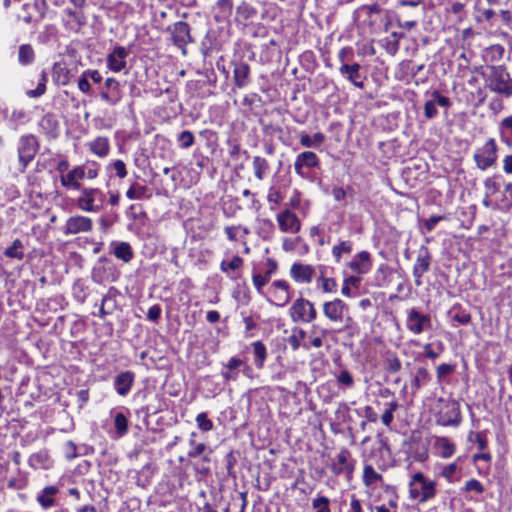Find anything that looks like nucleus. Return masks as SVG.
<instances>
[{"label":"nucleus","instance_id":"de8ad7c7","mask_svg":"<svg viewBox=\"0 0 512 512\" xmlns=\"http://www.w3.org/2000/svg\"><path fill=\"white\" fill-rule=\"evenodd\" d=\"M115 307V300L111 295H105L102 298L101 306L99 309V317L105 318L106 315L111 314Z\"/></svg>","mask_w":512,"mask_h":512},{"label":"nucleus","instance_id":"1a4fd4ad","mask_svg":"<svg viewBox=\"0 0 512 512\" xmlns=\"http://www.w3.org/2000/svg\"><path fill=\"white\" fill-rule=\"evenodd\" d=\"M39 144L37 138L34 135L21 136L18 142V158L22 166V171L28 166V164L34 159Z\"/></svg>","mask_w":512,"mask_h":512},{"label":"nucleus","instance_id":"09e8293b","mask_svg":"<svg viewBox=\"0 0 512 512\" xmlns=\"http://www.w3.org/2000/svg\"><path fill=\"white\" fill-rule=\"evenodd\" d=\"M430 380L429 372L424 367H419L412 381V386L418 390L423 384Z\"/></svg>","mask_w":512,"mask_h":512},{"label":"nucleus","instance_id":"5701e85b","mask_svg":"<svg viewBox=\"0 0 512 512\" xmlns=\"http://www.w3.org/2000/svg\"><path fill=\"white\" fill-rule=\"evenodd\" d=\"M135 381V375L131 371H123L119 373L114 379V388L118 395L126 396Z\"/></svg>","mask_w":512,"mask_h":512},{"label":"nucleus","instance_id":"6e6552de","mask_svg":"<svg viewBox=\"0 0 512 512\" xmlns=\"http://www.w3.org/2000/svg\"><path fill=\"white\" fill-rule=\"evenodd\" d=\"M322 308L324 316L333 323H342L344 320L347 323L352 321L351 317H346L349 312L348 305L339 298L324 302Z\"/></svg>","mask_w":512,"mask_h":512},{"label":"nucleus","instance_id":"aec40b11","mask_svg":"<svg viewBox=\"0 0 512 512\" xmlns=\"http://www.w3.org/2000/svg\"><path fill=\"white\" fill-rule=\"evenodd\" d=\"M171 35L174 44L185 54V46L192 41L189 25L183 21L176 22L171 30Z\"/></svg>","mask_w":512,"mask_h":512},{"label":"nucleus","instance_id":"0eeeda50","mask_svg":"<svg viewBox=\"0 0 512 512\" xmlns=\"http://www.w3.org/2000/svg\"><path fill=\"white\" fill-rule=\"evenodd\" d=\"M406 328L413 335H420L421 333L431 329L432 321L428 314H423L416 308H410L406 311Z\"/></svg>","mask_w":512,"mask_h":512},{"label":"nucleus","instance_id":"7c9ffc66","mask_svg":"<svg viewBox=\"0 0 512 512\" xmlns=\"http://www.w3.org/2000/svg\"><path fill=\"white\" fill-rule=\"evenodd\" d=\"M250 68L246 63L237 64L234 68V82L238 88H243L248 84Z\"/></svg>","mask_w":512,"mask_h":512},{"label":"nucleus","instance_id":"bb28decb","mask_svg":"<svg viewBox=\"0 0 512 512\" xmlns=\"http://www.w3.org/2000/svg\"><path fill=\"white\" fill-rule=\"evenodd\" d=\"M89 150L100 158H105L110 152V141L107 137L99 136L88 144Z\"/></svg>","mask_w":512,"mask_h":512},{"label":"nucleus","instance_id":"4468645a","mask_svg":"<svg viewBox=\"0 0 512 512\" xmlns=\"http://www.w3.org/2000/svg\"><path fill=\"white\" fill-rule=\"evenodd\" d=\"M92 229L93 221L91 218L83 215H73L65 221L63 233L65 235H75L90 232Z\"/></svg>","mask_w":512,"mask_h":512},{"label":"nucleus","instance_id":"6ab92c4d","mask_svg":"<svg viewBox=\"0 0 512 512\" xmlns=\"http://www.w3.org/2000/svg\"><path fill=\"white\" fill-rule=\"evenodd\" d=\"M129 55L127 48L123 46H115L112 51L107 55L106 64L109 70L114 73L121 72L126 68V58Z\"/></svg>","mask_w":512,"mask_h":512},{"label":"nucleus","instance_id":"72a5a7b5","mask_svg":"<svg viewBox=\"0 0 512 512\" xmlns=\"http://www.w3.org/2000/svg\"><path fill=\"white\" fill-rule=\"evenodd\" d=\"M254 363L255 366L261 369L264 366V362L267 358V348L261 341H255L252 343Z\"/></svg>","mask_w":512,"mask_h":512},{"label":"nucleus","instance_id":"39448f33","mask_svg":"<svg viewBox=\"0 0 512 512\" xmlns=\"http://www.w3.org/2000/svg\"><path fill=\"white\" fill-rule=\"evenodd\" d=\"M289 316L294 323H311L317 317V311L312 302L305 298L296 299L289 308Z\"/></svg>","mask_w":512,"mask_h":512},{"label":"nucleus","instance_id":"052dcab7","mask_svg":"<svg viewBox=\"0 0 512 512\" xmlns=\"http://www.w3.org/2000/svg\"><path fill=\"white\" fill-rule=\"evenodd\" d=\"M401 366H402L401 361L396 356V354L393 353V354L388 355V357L386 359V369L388 372L396 373V372L400 371Z\"/></svg>","mask_w":512,"mask_h":512},{"label":"nucleus","instance_id":"ea45409f","mask_svg":"<svg viewBox=\"0 0 512 512\" xmlns=\"http://www.w3.org/2000/svg\"><path fill=\"white\" fill-rule=\"evenodd\" d=\"M35 54L30 44H22L18 50V61L21 65H29L34 61Z\"/></svg>","mask_w":512,"mask_h":512},{"label":"nucleus","instance_id":"c756f323","mask_svg":"<svg viewBox=\"0 0 512 512\" xmlns=\"http://www.w3.org/2000/svg\"><path fill=\"white\" fill-rule=\"evenodd\" d=\"M361 285V278L358 276H349L344 278L341 293L345 297L352 298L356 296L355 291L359 289Z\"/></svg>","mask_w":512,"mask_h":512},{"label":"nucleus","instance_id":"a18cd8bd","mask_svg":"<svg viewBox=\"0 0 512 512\" xmlns=\"http://www.w3.org/2000/svg\"><path fill=\"white\" fill-rule=\"evenodd\" d=\"M65 14L68 17L66 20V24L71 29H79L80 26L83 24V15L79 12L73 11L71 9H66Z\"/></svg>","mask_w":512,"mask_h":512},{"label":"nucleus","instance_id":"dca6fc26","mask_svg":"<svg viewBox=\"0 0 512 512\" xmlns=\"http://www.w3.org/2000/svg\"><path fill=\"white\" fill-rule=\"evenodd\" d=\"M437 106L449 108L451 101L448 97L441 95L438 90L430 93V98L424 103V116L426 119L431 120L438 115Z\"/></svg>","mask_w":512,"mask_h":512},{"label":"nucleus","instance_id":"423d86ee","mask_svg":"<svg viewBox=\"0 0 512 512\" xmlns=\"http://www.w3.org/2000/svg\"><path fill=\"white\" fill-rule=\"evenodd\" d=\"M473 159L478 169L484 171L495 165L497 161V145L494 138H489L486 143L478 148Z\"/></svg>","mask_w":512,"mask_h":512},{"label":"nucleus","instance_id":"4d7b16f0","mask_svg":"<svg viewBox=\"0 0 512 512\" xmlns=\"http://www.w3.org/2000/svg\"><path fill=\"white\" fill-rule=\"evenodd\" d=\"M196 424L198 428L204 432L210 431L213 428V422L208 418L205 412L199 413L196 416Z\"/></svg>","mask_w":512,"mask_h":512},{"label":"nucleus","instance_id":"2f4dec72","mask_svg":"<svg viewBox=\"0 0 512 512\" xmlns=\"http://www.w3.org/2000/svg\"><path fill=\"white\" fill-rule=\"evenodd\" d=\"M252 167L255 177L259 181H262L268 175L270 169L268 161L260 156L253 157Z\"/></svg>","mask_w":512,"mask_h":512},{"label":"nucleus","instance_id":"c03bdc74","mask_svg":"<svg viewBox=\"0 0 512 512\" xmlns=\"http://www.w3.org/2000/svg\"><path fill=\"white\" fill-rule=\"evenodd\" d=\"M382 480L381 474L375 471L371 465H365L363 469V482L366 486H372Z\"/></svg>","mask_w":512,"mask_h":512},{"label":"nucleus","instance_id":"ddd939ff","mask_svg":"<svg viewBox=\"0 0 512 512\" xmlns=\"http://www.w3.org/2000/svg\"><path fill=\"white\" fill-rule=\"evenodd\" d=\"M330 468L333 474L337 476L345 475L350 478L354 471V461L351 460V453L346 448H342L334 457Z\"/></svg>","mask_w":512,"mask_h":512},{"label":"nucleus","instance_id":"a878e982","mask_svg":"<svg viewBox=\"0 0 512 512\" xmlns=\"http://www.w3.org/2000/svg\"><path fill=\"white\" fill-rule=\"evenodd\" d=\"M28 464L31 468L48 470L52 467L53 461L46 450H40L30 455Z\"/></svg>","mask_w":512,"mask_h":512},{"label":"nucleus","instance_id":"37998d69","mask_svg":"<svg viewBox=\"0 0 512 512\" xmlns=\"http://www.w3.org/2000/svg\"><path fill=\"white\" fill-rule=\"evenodd\" d=\"M147 187L141 185L139 183H133L129 189L126 191V197L130 200H141L143 198H148L146 195Z\"/></svg>","mask_w":512,"mask_h":512},{"label":"nucleus","instance_id":"864d4df0","mask_svg":"<svg viewBox=\"0 0 512 512\" xmlns=\"http://www.w3.org/2000/svg\"><path fill=\"white\" fill-rule=\"evenodd\" d=\"M318 285L321 287L322 291L325 293H334L337 288V283L335 279L328 278L321 275L318 278Z\"/></svg>","mask_w":512,"mask_h":512},{"label":"nucleus","instance_id":"a211bd4d","mask_svg":"<svg viewBox=\"0 0 512 512\" xmlns=\"http://www.w3.org/2000/svg\"><path fill=\"white\" fill-rule=\"evenodd\" d=\"M431 265V254L426 247L419 250L415 263L413 265V276L415 285H422V276L429 271Z\"/></svg>","mask_w":512,"mask_h":512},{"label":"nucleus","instance_id":"0e129e2a","mask_svg":"<svg viewBox=\"0 0 512 512\" xmlns=\"http://www.w3.org/2000/svg\"><path fill=\"white\" fill-rule=\"evenodd\" d=\"M255 12V9L246 3H241L236 8L237 15H239L243 20L249 19L255 14Z\"/></svg>","mask_w":512,"mask_h":512},{"label":"nucleus","instance_id":"473e14b6","mask_svg":"<svg viewBox=\"0 0 512 512\" xmlns=\"http://www.w3.org/2000/svg\"><path fill=\"white\" fill-rule=\"evenodd\" d=\"M58 489L54 486L45 487L37 496V501L44 508H49L54 505V495L57 494Z\"/></svg>","mask_w":512,"mask_h":512},{"label":"nucleus","instance_id":"69168bd1","mask_svg":"<svg viewBox=\"0 0 512 512\" xmlns=\"http://www.w3.org/2000/svg\"><path fill=\"white\" fill-rule=\"evenodd\" d=\"M305 336H306V333L302 329H300L298 331V334H293V335L289 336L288 343L291 346L293 351H296L300 348L301 340L304 339Z\"/></svg>","mask_w":512,"mask_h":512},{"label":"nucleus","instance_id":"603ef678","mask_svg":"<svg viewBox=\"0 0 512 512\" xmlns=\"http://www.w3.org/2000/svg\"><path fill=\"white\" fill-rule=\"evenodd\" d=\"M312 507L315 512H331L330 500L325 496H318L313 499Z\"/></svg>","mask_w":512,"mask_h":512},{"label":"nucleus","instance_id":"f3484780","mask_svg":"<svg viewBox=\"0 0 512 512\" xmlns=\"http://www.w3.org/2000/svg\"><path fill=\"white\" fill-rule=\"evenodd\" d=\"M277 270V262L272 258H267L263 273H253L252 282L259 294H264V286L270 281L271 277L277 273Z\"/></svg>","mask_w":512,"mask_h":512},{"label":"nucleus","instance_id":"2eb2a0df","mask_svg":"<svg viewBox=\"0 0 512 512\" xmlns=\"http://www.w3.org/2000/svg\"><path fill=\"white\" fill-rule=\"evenodd\" d=\"M279 230L283 233L296 234L301 230V221L290 209H284L276 214Z\"/></svg>","mask_w":512,"mask_h":512},{"label":"nucleus","instance_id":"f257e3e1","mask_svg":"<svg viewBox=\"0 0 512 512\" xmlns=\"http://www.w3.org/2000/svg\"><path fill=\"white\" fill-rule=\"evenodd\" d=\"M98 174L99 164L93 161L89 164L75 166L67 173L61 174L59 180L67 190H79L82 188L81 181L83 179L93 180L98 177Z\"/></svg>","mask_w":512,"mask_h":512},{"label":"nucleus","instance_id":"393cba45","mask_svg":"<svg viewBox=\"0 0 512 512\" xmlns=\"http://www.w3.org/2000/svg\"><path fill=\"white\" fill-rule=\"evenodd\" d=\"M339 72L341 75L346 77L348 81H350L354 86L358 88H363L364 83L363 81H360V64L354 63L352 65H349L347 63H343L340 68Z\"/></svg>","mask_w":512,"mask_h":512},{"label":"nucleus","instance_id":"4c0bfd02","mask_svg":"<svg viewBox=\"0 0 512 512\" xmlns=\"http://www.w3.org/2000/svg\"><path fill=\"white\" fill-rule=\"evenodd\" d=\"M353 249V244L349 240H342L337 245L332 248V255L334 257V261L339 263L344 254H350Z\"/></svg>","mask_w":512,"mask_h":512},{"label":"nucleus","instance_id":"49530a36","mask_svg":"<svg viewBox=\"0 0 512 512\" xmlns=\"http://www.w3.org/2000/svg\"><path fill=\"white\" fill-rule=\"evenodd\" d=\"M114 426L118 437L124 436L128 431V420L123 413H116L114 417Z\"/></svg>","mask_w":512,"mask_h":512},{"label":"nucleus","instance_id":"6e6d98bb","mask_svg":"<svg viewBox=\"0 0 512 512\" xmlns=\"http://www.w3.org/2000/svg\"><path fill=\"white\" fill-rule=\"evenodd\" d=\"M468 439L477 444L479 451H484L487 448V438L482 432H470Z\"/></svg>","mask_w":512,"mask_h":512},{"label":"nucleus","instance_id":"bf43d9fd","mask_svg":"<svg viewBox=\"0 0 512 512\" xmlns=\"http://www.w3.org/2000/svg\"><path fill=\"white\" fill-rule=\"evenodd\" d=\"M53 77L55 81L61 83L62 85H65L68 82L67 71L61 64L54 65Z\"/></svg>","mask_w":512,"mask_h":512},{"label":"nucleus","instance_id":"13d9d810","mask_svg":"<svg viewBox=\"0 0 512 512\" xmlns=\"http://www.w3.org/2000/svg\"><path fill=\"white\" fill-rule=\"evenodd\" d=\"M337 382L341 385H343L346 388H351L354 385V379L351 373L343 369L339 372V374L336 376Z\"/></svg>","mask_w":512,"mask_h":512},{"label":"nucleus","instance_id":"338daca9","mask_svg":"<svg viewBox=\"0 0 512 512\" xmlns=\"http://www.w3.org/2000/svg\"><path fill=\"white\" fill-rule=\"evenodd\" d=\"M100 97L103 101H105L106 103L110 104V105H115L117 104L120 99H121V95L120 93H116V92H101L100 94Z\"/></svg>","mask_w":512,"mask_h":512},{"label":"nucleus","instance_id":"774afa93","mask_svg":"<svg viewBox=\"0 0 512 512\" xmlns=\"http://www.w3.org/2000/svg\"><path fill=\"white\" fill-rule=\"evenodd\" d=\"M388 493H389V497H388V500H387V507L389 509H393V512H397V509H398V494L396 493L395 489L393 488H389L388 489Z\"/></svg>","mask_w":512,"mask_h":512},{"label":"nucleus","instance_id":"5fc2aeb1","mask_svg":"<svg viewBox=\"0 0 512 512\" xmlns=\"http://www.w3.org/2000/svg\"><path fill=\"white\" fill-rule=\"evenodd\" d=\"M423 347L425 357L431 360L438 358L444 349L443 344L441 342H438L437 344V351L434 349V345L432 343H426Z\"/></svg>","mask_w":512,"mask_h":512},{"label":"nucleus","instance_id":"c85d7f7f","mask_svg":"<svg viewBox=\"0 0 512 512\" xmlns=\"http://www.w3.org/2000/svg\"><path fill=\"white\" fill-rule=\"evenodd\" d=\"M325 135L321 132L314 133L312 136L307 133H300L299 141L302 147L318 148L325 142Z\"/></svg>","mask_w":512,"mask_h":512},{"label":"nucleus","instance_id":"3c124183","mask_svg":"<svg viewBox=\"0 0 512 512\" xmlns=\"http://www.w3.org/2000/svg\"><path fill=\"white\" fill-rule=\"evenodd\" d=\"M47 76L44 72L41 73L39 83L34 90H28L27 96L30 98H37L42 96L46 91Z\"/></svg>","mask_w":512,"mask_h":512},{"label":"nucleus","instance_id":"a19ab883","mask_svg":"<svg viewBox=\"0 0 512 512\" xmlns=\"http://www.w3.org/2000/svg\"><path fill=\"white\" fill-rule=\"evenodd\" d=\"M461 470L457 461L444 465L440 471V475L445 478L449 483H454L458 480L455 475Z\"/></svg>","mask_w":512,"mask_h":512},{"label":"nucleus","instance_id":"e2e57ef3","mask_svg":"<svg viewBox=\"0 0 512 512\" xmlns=\"http://www.w3.org/2000/svg\"><path fill=\"white\" fill-rule=\"evenodd\" d=\"M284 197L278 188L272 186L269 188L267 193V201L270 204L279 205L283 201Z\"/></svg>","mask_w":512,"mask_h":512},{"label":"nucleus","instance_id":"f704fd0d","mask_svg":"<svg viewBox=\"0 0 512 512\" xmlns=\"http://www.w3.org/2000/svg\"><path fill=\"white\" fill-rule=\"evenodd\" d=\"M243 266V259L238 255L232 257L231 260H223L220 263V270L230 278H233L232 272L240 269Z\"/></svg>","mask_w":512,"mask_h":512},{"label":"nucleus","instance_id":"58836bf2","mask_svg":"<svg viewBox=\"0 0 512 512\" xmlns=\"http://www.w3.org/2000/svg\"><path fill=\"white\" fill-rule=\"evenodd\" d=\"M217 20H226L232 15L233 1L232 0H218L216 2Z\"/></svg>","mask_w":512,"mask_h":512},{"label":"nucleus","instance_id":"20e7f679","mask_svg":"<svg viewBox=\"0 0 512 512\" xmlns=\"http://www.w3.org/2000/svg\"><path fill=\"white\" fill-rule=\"evenodd\" d=\"M76 206L82 212L98 213L103 209L105 194L99 188L83 187L79 189Z\"/></svg>","mask_w":512,"mask_h":512},{"label":"nucleus","instance_id":"79ce46f5","mask_svg":"<svg viewBox=\"0 0 512 512\" xmlns=\"http://www.w3.org/2000/svg\"><path fill=\"white\" fill-rule=\"evenodd\" d=\"M5 256L22 260L24 258V245L21 240L15 239L11 246L5 249Z\"/></svg>","mask_w":512,"mask_h":512},{"label":"nucleus","instance_id":"9b49d317","mask_svg":"<svg viewBox=\"0 0 512 512\" xmlns=\"http://www.w3.org/2000/svg\"><path fill=\"white\" fill-rule=\"evenodd\" d=\"M462 417L460 407L455 401L443 402V406L438 412L437 422L442 426L457 427L461 423Z\"/></svg>","mask_w":512,"mask_h":512},{"label":"nucleus","instance_id":"e433bc0d","mask_svg":"<svg viewBox=\"0 0 512 512\" xmlns=\"http://www.w3.org/2000/svg\"><path fill=\"white\" fill-rule=\"evenodd\" d=\"M114 255L116 258L127 263L133 258V251L129 243L120 242L115 244Z\"/></svg>","mask_w":512,"mask_h":512},{"label":"nucleus","instance_id":"4be33fe9","mask_svg":"<svg viewBox=\"0 0 512 512\" xmlns=\"http://www.w3.org/2000/svg\"><path fill=\"white\" fill-rule=\"evenodd\" d=\"M315 274V269L309 264L293 263L290 276L296 283L309 284Z\"/></svg>","mask_w":512,"mask_h":512},{"label":"nucleus","instance_id":"cd10ccee","mask_svg":"<svg viewBox=\"0 0 512 512\" xmlns=\"http://www.w3.org/2000/svg\"><path fill=\"white\" fill-rule=\"evenodd\" d=\"M434 447L444 459L452 457L456 451V445L447 437H436Z\"/></svg>","mask_w":512,"mask_h":512},{"label":"nucleus","instance_id":"c9c22d12","mask_svg":"<svg viewBox=\"0 0 512 512\" xmlns=\"http://www.w3.org/2000/svg\"><path fill=\"white\" fill-rule=\"evenodd\" d=\"M501 140L512 146V115L504 118L499 125Z\"/></svg>","mask_w":512,"mask_h":512},{"label":"nucleus","instance_id":"f03ea898","mask_svg":"<svg viewBox=\"0 0 512 512\" xmlns=\"http://www.w3.org/2000/svg\"><path fill=\"white\" fill-rule=\"evenodd\" d=\"M485 86L494 93L505 97L512 96V78L504 66H490L483 73Z\"/></svg>","mask_w":512,"mask_h":512},{"label":"nucleus","instance_id":"f8f14e48","mask_svg":"<svg viewBox=\"0 0 512 512\" xmlns=\"http://www.w3.org/2000/svg\"><path fill=\"white\" fill-rule=\"evenodd\" d=\"M319 165L320 160L316 153L307 150L296 156L294 161V171L299 177L306 179L308 177V170L318 168Z\"/></svg>","mask_w":512,"mask_h":512},{"label":"nucleus","instance_id":"412c9836","mask_svg":"<svg viewBox=\"0 0 512 512\" xmlns=\"http://www.w3.org/2000/svg\"><path fill=\"white\" fill-rule=\"evenodd\" d=\"M347 266L356 274H367L372 267L371 254L361 251L352 257Z\"/></svg>","mask_w":512,"mask_h":512},{"label":"nucleus","instance_id":"b1692460","mask_svg":"<svg viewBox=\"0 0 512 512\" xmlns=\"http://www.w3.org/2000/svg\"><path fill=\"white\" fill-rule=\"evenodd\" d=\"M244 364L245 362L242 359L231 357L223 367L221 376L225 381H236L239 377L240 368Z\"/></svg>","mask_w":512,"mask_h":512},{"label":"nucleus","instance_id":"8fccbe9b","mask_svg":"<svg viewBox=\"0 0 512 512\" xmlns=\"http://www.w3.org/2000/svg\"><path fill=\"white\" fill-rule=\"evenodd\" d=\"M177 141L180 148L188 149L194 144L195 137L191 131L184 130L178 135Z\"/></svg>","mask_w":512,"mask_h":512},{"label":"nucleus","instance_id":"9d476101","mask_svg":"<svg viewBox=\"0 0 512 512\" xmlns=\"http://www.w3.org/2000/svg\"><path fill=\"white\" fill-rule=\"evenodd\" d=\"M269 301L279 307L289 303L291 299L290 285L286 280L273 281L267 290Z\"/></svg>","mask_w":512,"mask_h":512},{"label":"nucleus","instance_id":"7ed1b4c3","mask_svg":"<svg viewBox=\"0 0 512 512\" xmlns=\"http://www.w3.org/2000/svg\"><path fill=\"white\" fill-rule=\"evenodd\" d=\"M409 498L425 503L436 496V482L427 478L422 472L414 473L408 483Z\"/></svg>","mask_w":512,"mask_h":512},{"label":"nucleus","instance_id":"680f3d73","mask_svg":"<svg viewBox=\"0 0 512 512\" xmlns=\"http://www.w3.org/2000/svg\"><path fill=\"white\" fill-rule=\"evenodd\" d=\"M463 489L466 492H474L476 494H482L485 490L483 484L477 479L466 481Z\"/></svg>","mask_w":512,"mask_h":512}]
</instances>
